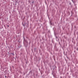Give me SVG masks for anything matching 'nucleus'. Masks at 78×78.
Listing matches in <instances>:
<instances>
[{"label":"nucleus","mask_w":78,"mask_h":78,"mask_svg":"<svg viewBox=\"0 0 78 78\" xmlns=\"http://www.w3.org/2000/svg\"><path fill=\"white\" fill-rule=\"evenodd\" d=\"M5 78H6V76H5Z\"/></svg>","instance_id":"nucleus-1"},{"label":"nucleus","mask_w":78,"mask_h":78,"mask_svg":"<svg viewBox=\"0 0 78 78\" xmlns=\"http://www.w3.org/2000/svg\"><path fill=\"white\" fill-rule=\"evenodd\" d=\"M8 27H9V25H8Z\"/></svg>","instance_id":"nucleus-2"},{"label":"nucleus","mask_w":78,"mask_h":78,"mask_svg":"<svg viewBox=\"0 0 78 78\" xmlns=\"http://www.w3.org/2000/svg\"><path fill=\"white\" fill-rule=\"evenodd\" d=\"M12 55H14V54H12Z\"/></svg>","instance_id":"nucleus-3"}]
</instances>
